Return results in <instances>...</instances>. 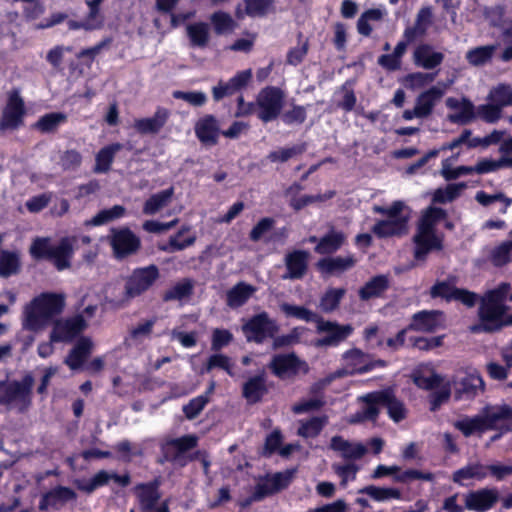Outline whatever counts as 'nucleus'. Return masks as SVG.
<instances>
[{
  "label": "nucleus",
  "mask_w": 512,
  "mask_h": 512,
  "mask_svg": "<svg viewBox=\"0 0 512 512\" xmlns=\"http://www.w3.org/2000/svg\"><path fill=\"white\" fill-rule=\"evenodd\" d=\"M509 289L508 283H502L486 293L478 311L479 323L471 326L472 332H493L512 325V314L506 313L508 307L504 304Z\"/></svg>",
  "instance_id": "1"
},
{
  "label": "nucleus",
  "mask_w": 512,
  "mask_h": 512,
  "mask_svg": "<svg viewBox=\"0 0 512 512\" xmlns=\"http://www.w3.org/2000/svg\"><path fill=\"white\" fill-rule=\"evenodd\" d=\"M65 306L64 296L56 293H42L33 298L23 310L22 326L29 331L43 330Z\"/></svg>",
  "instance_id": "2"
},
{
  "label": "nucleus",
  "mask_w": 512,
  "mask_h": 512,
  "mask_svg": "<svg viewBox=\"0 0 512 512\" xmlns=\"http://www.w3.org/2000/svg\"><path fill=\"white\" fill-rule=\"evenodd\" d=\"M359 400L364 403L361 411L355 413L349 419L350 423H360L366 420H376L380 413V406L387 408L389 417L394 422H400L407 416V409L404 404L396 398L392 389H384L368 393L359 397Z\"/></svg>",
  "instance_id": "3"
},
{
  "label": "nucleus",
  "mask_w": 512,
  "mask_h": 512,
  "mask_svg": "<svg viewBox=\"0 0 512 512\" xmlns=\"http://www.w3.org/2000/svg\"><path fill=\"white\" fill-rule=\"evenodd\" d=\"M76 242V236H65L58 244H52L49 237H36L29 252L34 259H47L57 270L62 271L71 267Z\"/></svg>",
  "instance_id": "4"
},
{
  "label": "nucleus",
  "mask_w": 512,
  "mask_h": 512,
  "mask_svg": "<svg viewBox=\"0 0 512 512\" xmlns=\"http://www.w3.org/2000/svg\"><path fill=\"white\" fill-rule=\"evenodd\" d=\"M342 368L330 373L312 385L313 391L324 390L335 379L353 374H362L375 367H384L383 360H373L372 357L358 348H352L342 354Z\"/></svg>",
  "instance_id": "5"
},
{
  "label": "nucleus",
  "mask_w": 512,
  "mask_h": 512,
  "mask_svg": "<svg viewBox=\"0 0 512 512\" xmlns=\"http://www.w3.org/2000/svg\"><path fill=\"white\" fill-rule=\"evenodd\" d=\"M373 211L386 216L372 228L373 233L379 238L402 236L408 232L410 209L404 201H394L390 206L375 205Z\"/></svg>",
  "instance_id": "6"
},
{
  "label": "nucleus",
  "mask_w": 512,
  "mask_h": 512,
  "mask_svg": "<svg viewBox=\"0 0 512 512\" xmlns=\"http://www.w3.org/2000/svg\"><path fill=\"white\" fill-rule=\"evenodd\" d=\"M34 378L26 374L21 380L0 381V404L23 412L32 402Z\"/></svg>",
  "instance_id": "7"
},
{
  "label": "nucleus",
  "mask_w": 512,
  "mask_h": 512,
  "mask_svg": "<svg viewBox=\"0 0 512 512\" xmlns=\"http://www.w3.org/2000/svg\"><path fill=\"white\" fill-rule=\"evenodd\" d=\"M285 92L275 86L262 88L256 96L258 118L267 123L278 118L285 103Z\"/></svg>",
  "instance_id": "8"
},
{
  "label": "nucleus",
  "mask_w": 512,
  "mask_h": 512,
  "mask_svg": "<svg viewBox=\"0 0 512 512\" xmlns=\"http://www.w3.org/2000/svg\"><path fill=\"white\" fill-rule=\"evenodd\" d=\"M353 331L354 328L350 324L342 325L319 318L316 322V332L320 337L315 340L314 345L317 348L336 347L350 337Z\"/></svg>",
  "instance_id": "9"
},
{
  "label": "nucleus",
  "mask_w": 512,
  "mask_h": 512,
  "mask_svg": "<svg viewBox=\"0 0 512 512\" xmlns=\"http://www.w3.org/2000/svg\"><path fill=\"white\" fill-rule=\"evenodd\" d=\"M159 277V270L156 266L139 268L132 272L125 283V296L132 299L147 291Z\"/></svg>",
  "instance_id": "10"
},
{
  "label": "nucleus",
  "mask_w": 512,
  "mask_h": 512,
  "mask_svg": "<svg viewBox=\"0 0 512 512\" xmlns=\"http://www.w3.org/2000/svg\"><path fill=\"white\" fill-rule=\"evenodd\" d=\"M272 373L280 379H289L299 373H307L308 365L295 354L275 355L269 363Z\"/></svg>",
  "instance_id": "11"
},
{
  "label": "nucleus",
  "mask_w": 512,
  "mask_h": 512,
  "mask_svg": "<svg viewBox=\"0 0 512 512\" xmlns=\"http://www.w3.org/2000/svg\"><path fill=\"white\" fill-rule=\"evenodd\" d=\"M242 330L248 341L260 343L265 338L273 337L277 333L278 327L266 313H260L248 320Z\"/></svg>",
  "instance_id": "12"
},
{
  "label": "nucleus",
  "mask_w": 512,
  "mask_h": 512,
  "mask_svg": "<svg viewBox=\"0 0 512 512\" xmlns=\"http://www.w3.org/2000/svg\"><path fill=\"white\" fill-rule=\"evenodd\" d=\"M25 115L24 101L18 90L8 93L7 103L3 109L0 120L1 129H16L23 123Z\"/></svg>",
  "instance_id": "13"
},
{
  "label": "nucleus",
  "mask_w": 512,
  "mask_h": 512,
  "mask_svg": "<svg viewBox=\"0 0 512 512\" xmlns=\"http://www.w3.org/2000/svg\"><path fill=\"white\" fill-rule=\"evenodd\" d=\"M87 327L82 315H75L68 319H60L53 323L50 332L51 342H69Z\"/></svg>",
  "instance_id": "14"
},
{
  "label": "nucleus",
  "mask_w": 512,
  "mask_h": 512,
  "mask_svg": "<svg viewBox=\"0 0 512 512\" xmlns=\"http://www.w3.org/2000/svg\"><path fill=\"white\" fill-rule=\"evenodd\" d=\"M413 241L415 244L414 257L418 261H424L428 253L441 250L443 247L442 236L438 235L436 231L417 228Z\"/></svg>",
  "instance_id": "15"
},
{
  "label": "nucleus",
  "mask_w": 512,
  "mask_h": 512,
  "mask_svg": "<svg viewBox=\"0 0 512 512\" xmlns=\"http://www.w3.org/2000/svg\"><path fill=\"white\" fill-rule=\"evenodd\" d=\"M295 476V470H285L261 480L255 490V498L262 499L286 488Z\"/></svg>",
  "instance_id": "16"
},
{
  "label": "nucleus",
  "mask_w": 512,
  "mask_h": 512,
  "mask_svg": "<svg viewBox=\"0 0 512 512\" xmlns=\"http://www.w3.org/2000/svg\"><path fill=\"white\" fill-rule=\"evenodd\" d=\"M77 499L76 492L65 486H56L42 495L39 502V509L47 511L49 509L59 510L69 502Z\"/></svg>",
  "instance_id": "17"
},
{
  "label": "nucleus",
  "mask_w": 512,
  "mask_h": 512,
  "mask_svg": "<svg viewBox=\"0 0 512 512\" xmlns=\"http://www.w3.org/2000/svg\"><path fill=\"white\" fill-rule=\"evenodd\" d=\"M111 480L115 481L120 486H127L130 483L129 475H117L116 473L105 470L97 472L89 480L77 479L73 483L79 490L90 494L97 488L106 485Z\"/></svg>",
  "instance_id": "18"
},
{
  "label": "nucleus",
  "mask_w": 512,
  "mask_h": 512,
  "mask_svg": "<svg viewBox=\"0 0 512 512\" xmlns=\"http://www.w3.org/2000/svg\"><path fill=\"white\" fill-rule=\"evenodd\" d=\"M170 115L169 109L159 106L151 117L135 119L133 127L140 134L155 135L163 129Z\"/></svg>",
  "instance_id": "19"
},
{
  "label": "nucleus",
  "mask_w": 512,
  "mask_h": 512,
  "mask_svg": "<svg viewBox=\"0 0 512 512\" xmlns=\"http://www.w3.org/2000/svg\"><path fill=\"white\" fill-rule=\"evenodd\" d=\"M448 88L449 84L438 82L435 86H432L417 96L415 106L423 118L432 114L435 105L441 100Z\"/></svg>",
  "instance_id": "20"
},
{
  "label": "nucleus",
  "mask_w": 512,
  "mask_h": 512,
  "mask_svg": "<svg viewBox=\"0 0 512 512\" xmlns=\"http://www.w3.org/2000/svg\"><path fill=\"white\" fill-rule=\"evenodd\" d=\"M329 447L346 461L356 462L367 453V447L364 444L349 441L342 436L332 437Z\"/></svg>",
  "instance_id": "21"
},
{
  "label": "nucleus",
  "mask_w": 512,
  "mask_h": 512,
  "mask_svg": "<svg viewBox=\"0 0 512 512\" xmlns=\"http://www.w3.org/2000/svg\"><path fill=\"white\" fill-rule=\"evenodd\" d=\"M498 497L496 489L482 488L465 495V506L471 511L484 512L493 507Z\"/></svg>",
  "instance_id": "22"
},
{
  "label": "nucleus",
  "mask_w": 512,
  "mask_h": 512,
  "mask_svg": "<svg viewBox=\"0 0 512 512\" xmlns=\"http://www.w3.org/2000/svg\"><path fill=\"white\" fill-rule=\"evenodd\" d=\"M110 243L117 257L134 253L140 245L139 239L126 228L113 230Z\"/></svg>",
  "instance_id": "23"
},
{
  "label": "nucleus",
  "mask_w": 512,
  "mask_h": 512,
  "mask_svg": "<svg viewBox=\"0 0 512 512\" xmlns=\"http://www.w3.org/2000/svg\"><path fill=\"white\" fill-rule=\"evenodd\" d=\"M309 253L304 250H294L285 255L284 262L287 269L283 279H300L308 267Z\"/></svg>",
  "instance_id": "24"
},
{
  "label": "nucleus",
  "mask_w": 512,
  "mask_h": 512,
  "mask_svg": "<svg viewBox=\"0 0 512 512\" xmlns=\"http://www.w3.org/2000/svg\"><path fill=\"white\" fill-rule=\"evenodd\" d=\"M444 323L443 314L440 311H421L413 315L412 322L408 329L433 332L442 327Z\"/></svg>",
  "instance_id": "25"
},
{
  "label": "nucleus",
  "mask_w": 512,
  "mask_h": 512,
  "mask_svg": "<svg viewBox=\"0 0 512 512\" xmlns=\"http://www.w3.org/2000/svg\"><path fill=\"white\" fill-rule=\"evenodd\" d=\"M446 106L454 110L448 116L449 120L453 123L466 124L475 118V107L468 99L449 97L446 99Z\"/></svg>",
  "instance_id": "26"
},
{
  "label": "nucleus",
  "mask_w": 512,
  "mask_h": 512,
  "mask_svg": "<svg viewBox=\"0 0 512 512\" xmlns=\"http://www.w3.org/2000/svg\"><path fill=\"white\" fill-rule=\"evenodd\" d=\"M195 134L201 143L215 145L220 134L218 121L212 115L202 117L195 124Z\"/></svg>",
  "instance_id": "27"
},
{
  "label": "nucleus",
  "mask_w": 512,
  "mask_h": 512,
  "mask_svg": "<svg viewBox=\"0 0 512 512\" xmlns=\"http://www.w3.org/2000/svg\"><path fill=\"white\" fill-rule=\"evenodd\" d=\"M274 0H244L235 9L238 19L249 17H263L273 10Z\"/></svg>",
  "instance_id": "28"
},
{
  "label": "nucleus",
  "mask_w": 512,
  "mask_h": 512,
  "mask_svg": "<svg viewBox=\"0 0 512 512\" xmlns=\"http://www.w3.org/2000/svg\"><path fill=\"white\" fill-rule=\"evenodd\" d=\"M357 263L354 255L348 254L344 256L328 257L321 259L317 263L318 269L326 274H340L351 268Z\"/></svg>",
  "instance_id": "29"
},
{
  "label": "nucleus",
  "mask_w": 512,
  "mask_h": 512,
  "mask_svg": "<svg viewBox=\"0 0 512 512\" xmlns=\"http://www.w3.org/2000/svg\"><path fill=\"white\" fill-rule=\"evenodd\" d=\"M444 59V54L437 52L428 44H421L414 50L413 61L418 67L433 69L439 66Z\"/></svg>",
  "instance_id": "30"
},
{
  "label": "nucleus",
  "mask_w": 512,
  "mask_h": 512,
  "mask_svg": "<svg viewBox=\"0 0 512 512\" xmlns=\"http://www.w3.org/2000/svg\"><path fill=\"white\" fill-rule=\"evenodd\" d=\"M135 494L142 510L154 512L159 508V506L156 507V503L159 501L161 494L158 490L157 482L136 486Z\"/></svg>",
  "instance_id": "31"
},
{
  "label": "nucleus",
  "mask_w": 512,
  "mask_h": 512,
  "mask_svg": "<svg viewBox=\"0 0 512 512\" xmlns=\"http://www.w3.org/2000/svg\"><path fill=\"white\" fill-rule=\"evenodd\" d=\"M486 476V465L481 462H471L457 469L452 474V481L460 486L467 481H483Z\"/></svg>",
  "instance_id": "32"
},
{
  "label": "nucleus",
  "mask_w": 512,
  "mask_h": 512,
  "mask_svg": "<svg viewBox=\"0 0 512 512\" xmlns=\"http://www.w3.org/2000/svg\"><path fill=\"white\" fill-rule=\"evenodd\" d=\"M93 346V342L90 338H80L65 358V364L72 370L79 369L91 354Z\"/></svg>",
  "instance_id": "33"
},
{
  "label": "nucleus",
  "mask_w": 512,
  "mask_h": 512,
  "mask_svg": "<svg viewBox=\"0 0 512 512\" xmlns=\"http://www.w3.org/2000/svg\"><path fill=\"white\" fill-rule=\"evenodd\" d=\"M487 431L497 428L506 420L512 419V409L507 405H488L481 410Z\"/></svg>",
  "instance_id": "34"
},
{
  "label": "nucleus",
  "mask_w": 512,
  "mask_h": 512,
  "mask_svg": "<svg viewBox=\"0 0 512 512\" xmlns=\"http://www.w3.org/2000/svg\"><path fill=\"white\" fill-rule=\"evenodd\" d=\"M413 382L421 389L430 390L440 386L442 378L430 364H421L412 372Z\"/></svg>",
  "instance_id": "35"
},
{
  "label": "nucleus",
  "mask_w": 512,
  "mask_h": 512,
  "mask_svg": "<svg viewBox=\"0 0 512 512\" xmlns=\"http://www.w3.org/2000/svg\"><path fill=\"white\" fill-rule=\"evenodd\" d=\"M484 387L483 379L477 373H471L458 382H455V397L462 399L464 397H474L479 391H482Z\"/></svg>",
  "instance_id": "36"
},
{
  "label": "nucleus",
  "mask_w": 512,
  "mask_h": 512,
  "mask_svg": "<svg viewBox=\"0 0 512 512\" xmlns=\"http://www.w3.org/2000/svg\"><path fill=\"white\" fill-rule=\"evenodd\" d=\"M256 292V287L245 282L234 285L226 294V303L230 308H238L244 305Z\"/></svg>",
  "instance_id": "37"
},
{
  "label": "nucleus",
  "mask_w": 512,
  "mask_h": 512,
  "mask_svg": "<svg viewBox=\"0 0 512 512\" xmlns=\"http://www.w3.org/2000/svg\"><path fill=\"white\" fill-rule=\"evenodd\" d=\"M186 34L192 47L204 48L211 38L209 25L202 21L186 25Z\"/></svg>",
  "instance_id": "38"
},
{
  "label": "nucleus",
  "mask_w": 512,
  "mask_h": 512,
  "mask_svg": "<svg viewBox=\"0 0 512 512\" xmlns=\"http://www.w3.org/2000/svg\"><path fill=\"white\" fill-rule=\"evenodd\" d=\"M346 241V235L342 231L331 228L329 232L319 239L315 247L318 254H331L342 247Z\"/></svg>",
  "instance_id": "39"
},
{
  "label": "nucleus",
  "mask_w": 512,
  "mask_h": 512,
  "mask_svg": "<svg viewBox=\"0 0 512 512\" xmlns=\"http://www.w3.org/2000/svg\"><path fill=\"white\" fill-rule=\"evenodd\" d=\"M123 148L120 143H113L101 148L95 156V173H106L111 169L115 155Z\"/></svg>",
  "instance_id": "40"
},
{
  "label": "nucleus",
  "mask_w": 512,
  "mask_h": 512,
  "mask_svg": "<svg viewBox=\"0 0 512 512\" xmlns=\"http://www.w3.org/2000/svg\"><path fill=\"white\" fill-rule=\"evenodd\" d=\"M173 196V187L151 195L144 203L143 213L146 215L156 214L171 202Z\"/></svg>",
  "instance_id": "41"
},
{
  "label": "nucleus",
  "mask_w": 512,
  "mask_h": 512,
  "mask_svg": "<svg viewBox=\"0 0 512 512\" xmlns=\"http://www.w3.org/2000/svg\"><path fill=\"white\" fill-rule=\"evenodd\" d=\"M454 427L461 431L466 437L487 431V426L485 425L481 411L472 417L465 416L457 420L454 423Z\"/></svg>",
  "instance_id": "42"
},
{
  "label": "nucleus",
  "mask_w": 512,
  "mask_h": 512,
  "mask_svg": "<svg viewBox=\"0 0 512 512\" xmlns=\"http://www.w3.org/2000/svg\"><path fill=\"white\" fill-rule=\"evenodd\" d=\"M265 377L260 374L249 378L243 385V396L249 403L258 402L266 393Z\"/></svg>",
  "instance_id": "43"
},
{
  "label": "nucleus",
  "mask_w": 512,
  "mask_h": 512,
  "mask_svg": "<svg viewBox=\"0 0 512 512\" xmlns=\"http://www.w3.org/2000/svg\"><path fill=\"white\" fill-rule=\"evenodd\" d=\"M389 286V279L386 275H378L370 279L359 290V297L362 300H369L379 297Z\"/></svg>",
  "instance_id": "44"
},
{
  "label": "nucleus",
  "mask_w": 512,
  "mask_h": 512,
  "mask_svg": "<svg viewBox=\"0 0 512 512\" xmlns=\"http://www.w3.org/2000/svg\"><path fill=\"white\" fill-rule=\"evenodd\" d=\"M487 101L494 103L502 111L504 107L512 105V87L505 83L496 85L489 91Z\"/></svg>",
  "instance_id": "45"
},
{
  "label": "nucleus",
  "mask_w": 512,
  "mask_h": 512,
  "mask_svg": "<svg viewBox=\"0 0 512 512\" xmlns=\"http://www.w3.org/2000/svg\"><path fill=\"white\" fill-rule=\"evenodd\" d=\"M209 19L217 35L229 34L237 26L232 16L221 10L212 13Z\"/></svg>",
  "instance_id": "46"
},
{
  "label": "nucleus",
  "mask_w": 512,
  "mask_h": 512,
  "mask_svg": "<svg viewBox=\"0 0 512 512\" xmlns=\"http://www.w3.org/2000/svg\"><path fill=\"white\" fill-rule=\"evenodd\" d=\"M126 213V209L122 205H115L109 209L99 211L93 218L85 221L86 226H100L111 221L122 218Z\"/></svg>",
  "instance_id": "47"
},
{
  "label": "nucleus",
  "mask_w": 512,
  "mask_h": 512,
  "mask_svg": "<svg viewBox=\"0 0 512 512\" xmlns=\"http://www.w3.org/2000/svg\"><path fill=\"white\" fill-rule=\"evenodd\" d=\"M447 217L446 212L438 207H428L425 209L418 222L417 228L435 231V226L445 220Z\"/></svg>",
  "instance_id": "48"
},
{
  "label": "nucleus",
  "mask_w": 512,
  "mask_h": 512,
  "mask_svg": "<svg viewBox=\"0 0 512 512\" xmlns=\"http://www.w3.org/2000/svg\"><path fill=\"white\" fill-rule=\"evenodd\" d=\"M496 49V45L475 47L467 51L466 60L472 66H483L492 59Z\"/></svg>",
  "instance_id": "49"
},
{
  "label": "nucleus",
  "mask_w": 512,
  "mask_h": 512,
  "mask_svg": "<svg viewBox=\"0 0 512 512\" xmlns=\"http://www.w3.org/2000/svg\"><path fill=\"white\" fill-rule=\"evenodd\" d=\"M466 189L465 183H452L444 188H438L434 191L432 200L435 203H449L454 201L460 196L463 190Z\"/></svg>",
  "instance_id": "50"
},
{
  "label": "nucleus",
  "mask_w": 512,
  "mask_h": 512,
  "mask_svg": "<svg viewBox=\"0 0 512 512\" xmlns=\"http://www.w3.org/2000/svg\"><path fill=\"white\" fill-rule=\"evenodd\" d=\"M360 469V465L353 461L332 464V470L340 478L342 487H346L349 481H354Z\"/></svg>",
  "instance_id": "51"
},
{
  "label": "nucleus",
  "mask_w": 512,
  "mask_h": 512,
  "mask_svg": "<svg viewBox=\"0 0 512 512\" xmlns=\"http://www.w3.org/2000/svg\"><path fill=\"white\" fill-rule=\"evenodd\" d=\"M322 391L323 390L313 391L311 387L310 392L311 394H313V396L307 399H302L298 403L294 404L292 407V411L295 414H303L319 410L325 404L324 398L322 396Z\"/></svg>",
  "instance_id": "52"
},
{
  "label": "nucleus",
  "mask_w": 512,
  "mask_h": 512,
  "mask_svg": "<svg viewBox=\"0 0 512 512\" xmlns=\"http://www.w3.org/2000/svg\"><path fill=\"white\" fill-rule=\"evenodd\" d=\"M439 173L446 181H451L462 176L474 174V169L473 166L465 165L453 167L452 158H446L441 161V169Z\"/></svg>",
  "instance_id": "53"
},
{
  "label": "nucleus",
  "mask_w": 512,
  "mask_h": 512,
  "mask_svg": "<svg viewBox=\"0 0 512 512\" xmlns=\"http://www.w3.org/2000/svg\"><path fill=\"white\" fill-rule=\"evenodd\" d=\"M359 493L370 496L373 500L384 502L390 499H401V492L396 488H384L374 485L366 486L359 490Z\"/></svg>",
  "instance_id": "54"
},
{
  "label": "nucleus",
  "mask_w": 512,
  "mask_h": 512,
  "mask_svg": "<svg viewBox=\"0 0 512 512\" xmlns=\"http://www.w3.org/2000/svg\"><path fill=\"white\" fill-rule=\"evenodd\" d=\"M512 240H506L492 248L489 259L496 267H502L511 261Z\"/></svg>",
  "instance_id": "55"
},
{
  "label": "nucleus",
  "mask_w": 512,
  "mask_h": 512,
  "mask_svg": "<svg viewBox=\"0 0 512 512\" xmlns=\"http://www.w3.org/2000/svg\"><path fill=\"white\" fill-rule=\"evenodd\" d=\"M67 120L64 113L53 112L40 117L35 124V128L42 133H51Z\"/></svg>",
  "instance_id": "56"
},
{
  "label": "nucleus",
  "mask_w": 512,
  "mask_h": 512,
  "mask_svg": "<svg viewBox=\"0 0 512 512\" xmlns=\"http://www.w3.org/2000/svg\"><path fill=\"white\" fill-rule=\"evenodd\" d=\"M186 232H188V228L181 229L176 235L170 237L167 244L161 246L160 248L163 251L174 252L191 246L195 242L196 237L194 235L184 237Z\"/></svg>",
  "instance_id": "57"
},
{
  "label": "nucleus",
  "mask_w": 512,
  "mask_h": 512,
  "mask_svg": "<svg viewBox=\"0 0 512 512\" xmlns=\"http://www.w3.org/2000/svg\"><path fill=\"white\" fill-rule=\"evenodd\" d=\"M475 200L482 206L487 207L495 202H501L503 207L500 213L506 214L509 206L512 204V198L506 197L502 192L488 194L484 191H478L475 195Z\"/></svg>",
  "instance_id": "58"
},
{
  "label": "nucleus",
  "mask_w": 512,
  "mask_h": 512,
  "mask_svg": "<svg viewBox=\"0 0 512 512\" xmlns=\"http://www.w3.org/2000/svg\"><path fill=\"white\" fill-rule=\"evenodd\" d=\"M344 294L345 289L343 288H331L327 290L320 299V309L326 313L334 311L338 307Z\"/></svg>",
  "instance_id": "59"
},
{
  "label": "nucleus",
  "mask_w": 512,
  "mask_h": 512,
  "mask_svg": "<svg viewBox=\"0 0 512 512\" xmlns=\"http://www.w3.org/2000/svg\"><path fill=\"white\" fill-rule=\"evenodd\" d=\"M435 479L434 473L418 469H407L395 475V481L403 484H408L414 480L434 482Z\"/></svg>",
  "instance_id": "60"
},
{
  "label": "nucleus",
  "mask_w": 512,
  "mask_h": 512,
  "mask_svg": "<svg viewBox=\"0 0 512 512\" xmlns=\"http://www.w3.org/2000/svg\"><path fill=\"white\" fill-rule=\"evenodd\" d=\"M435 77V73L414 72L404 78V84L408 89L418 90L432 83Z\"/></svg>",
  "instance_id": "61"
},
{
  "label": "nucleus",
  "mask_w": 512,
  "mask_h": 512,
  "mask_svg": "<svg viewBox=\"0 0 512 512\" xmlns=\"http://www.w3.org/2000/svg\"><path fill=\"white\" fill-rule=\"evenodd\" d=\"M197 437L194 435H185L180 438L171 439L167 446L175 451L174 460H178L181 454L193 449L197 445Z\"/></svg>",
  "instance_id": "62"
},
{
  "label": "nucleus",
  "mask_w": 512,
  "mask_h": 512,
  "mask_svg": "<svg viewBox=\"0 0 512 512\" xmlns=\"http://www.w3.org/2000/svg\"><path fill=\"white\" fill-rule=\"evenodd\" d=\"M327 423V417H313L312 419L301 422L300 427L298 428V435L311 438L317 436L322 428Z\"/></svg>",
  "instance_id": "63"
},
{
  "label": "nucleus",
  "mask_w": 512,
  "mask_h": 512,
  "mask_svg": "<svg viewBox=\"0 0 512 512\" xmlns=\"http://www.w3.org/2000/svg\"><path fill=\"white\" fill-rule=\"evenodd\" d=\"M193 283L191 280L184 279L176 283L173 287L167 290L164 294V300H182L192 293Z\"/></svg>",
  "instance_id": "64"
}]
</instances>
